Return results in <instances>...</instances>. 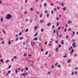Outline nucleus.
I'll return each mask as SVG.
<instances>
[{
    "label": "nucleus",
    "instance_id": "17",
    "mask_svg": "<svg viewBox=\"0 0 78 78\" xmlns=\"http://www.w3.org/2000/svg\"><path fill=\"white\" fill-rule=\"evenodd\" d=\"M8 44L9 45H10V44H11V42H10V41L8 42Z\"/></svg>",
    "mask_w": 78,
    "mask_h": 78
},
{
    "label": "nucleus",
    "instance_id": "36",
    "mask_svg": "<svg viewBox=\"0 0 78 78\" xmlns=\"http://www.w3.org/2000/svg\"><path fill=\"white\" fill-rule=\"evenodd\" d=\"M28 29H27V30H25L26 32H28Z\"/></svg>",
    "mask_w": 78,
    "mask_h": 78
},
{
    "label": "nucleus",
    "instance_id": "25",
    "mask_svg": "<svg viewBox=\"0 0 78 78\" xmlns=\"http://www.w3.org/2000/svg\"><path fill=\"white\" fill-rule=\"evenodd\" d=\"M66 31H67V29L65 28L64 30V32H66Z\"/></svg>",
    "mask_w": 78,
    "mask_h": 78
},
{
    "label": "nucleus",
    "instance_id": "20",
    "mask_svg": "<svg viewBox=\"0 0 78 78\" xmlns=\"http://www.w3.org/2000/svg\"><path fill=\"white\" fill-rule=\"evenodd\" d=\"M40 22L41 23H42L43 22V21L42 20H41L40 21Z\"/></svg>",
    "mask_w": 78,
    "mask_h": 78
},
{
    "label": "nucleus",
    "instance_id": "41",
    "mask_svg": "<svg viewBox=\"0 0 78 78\" xmlns=\"http://www.w3.org/2000/svg\"><path fill=\"white\" fill-rule=\"evenodd\" d=\"M26 70H28V68H26Z\"/></svg>",
    "mask_w": 78,
    "mask_h": 78
},
{
    "label": "nucleus",
    "instance_id": "3",
    "mask_svg": "<svg viewBox=\"0 0 78 78\" xmlns=\"http://www.w3.org/2000/svg\"><path fill=\"white\" fill-rule=\"evenodd\" d=\"M35 43V42H33L32 41H31V46L32 47H33V46L34 45V44Z\"/></svg>",
    "mask_w": 78,
    "mask_h": 78
},
{
    "label": "nucleus",
    "instance_id": "5",
    "mask_svg": "<svg viewBox=\"0 0 78 78\" xmlns=\"http://www.w3.org/2000/svg\"><path fill=\"white\" fill-rule=\"evenodd\" d=\"M61 44H62V45H63V44H64V40H62L61 41Z\"/></svg>",
    "mask_w": 78,
    "mask_h": 78
},
{
    "label": "nucleus",
    "instance_id": "13",
    "mask_svg": "<svg viewBox=\"0 0 78 78\" xmlns=\"http://www.w3.org/2000/svg\"><path fill=\"white\" fill-rule=\"evenodd\" d=\"M50 25V23H48L47 24V26H48V27H49Z\"/></svg>",
    "mask_w": 78,
    "mask_h": 78
},
{
    "label": "nucleus",
    "instance_id": "47",
    "mask_svg": "<svg viewBox=\"0 0 78 78\" xmlns=\"http://www.w3.org/2000/svg\"><path fill=\"white\" fill-rule=\"evenodd\" d=\"M55 26H54V25H53L52 27V28H54Z\"/></svg>",
    "mask_w": 78,
    "mask_h": 78
},
{
    "label": "nucleus",
    "instance_id": "35",
    "mask_svg": "<svg viewBox=\"0 0 78 78\" xmlns=\"http://www.w3.org/2000/svg\"><path fill=\"white\" fill-rule=\"evenodd\" d=\"M13 58L14 59H16V58H17V57H16V56H14V57H13Z\"/></svg>",
    "mask_w": 78,
    "mask_h": 78
},
{
    "label": "nucleus",
    "instance_id": "38",
    "mask_svg": "<svg viewBox=\"0 0 78 78\" xmlns=\"http://www.w3.org/2000/svg\"><path fill=\"white\" fill-rule=\"evenodd\" d=\"M74 74V73H73V72H72L71 75L73 76V75Z\"/></svg>",
    "mask_w": 78,
    "mask_h": 78
},
{
    "label": "nucleus",
    "instance_id": "64",
    "mask_svg": "<svg viewBox=\"0 0 78 78\" xmlns=\"http://www.w3.org/2000/svg\"><path fill=\"white\" fill-rule=\"evenodd\" d=\"M41 51H43V49H41Z\"/></svg>",
    "mask_w": 78,
    "mask_h": 78
},
{
    "label": "nucleus",
    "instance_id": "42",
    "mask_svg": "<svg viewBox=\"0 0 78 78\" xmlns=\"http://www.w3.org/2000/svg\"><path fill=\"white\" fill-rule=\"evenodd\" d=\"M27 0H25V3H27Z\"/></svg>",
    "mask_w": 78,
    "mask_h": 78
},
{
    "label": "nucleus",
    "instance_id": "16",
    "mask_svg": "<svg viewBox=\"0 0 78 78\" xmlns=\"http://www.w3.org/2000/svg\"><path fill=\"white\" fill-rule=\"evenodd\" d=\"M44 6H45V7H46V6H47V4H46V3H44Z\"/></svg>",
    "mask_w": 78,
    "mask_h": 78
},
{
    "label": "nucleus",
    "instance_id": "9",
    "mask_svg": "<svg viewBox=\"0 0 78 78\" xmlns=\"http://www.w3.org/2000/svg\"><path fill=\"white\" fill-rule=\"evenodd\" d=\"M71 61V60H68L67 62V64H69V62H70Z\"/></svg>",
    "mask_w": 78,
    "mask_h": 78
},
{
    "label": "nucleus",
    "instance_id": "26",
    "mask_svg": "<svg viewBox=\"0 0 78 78\" xmlns=\"http://www.w3.org/2000/svg\"><path fill=\"white\" fill-rule=\"evenodd\" d=\"M30 11H33V9L32 8H30Z\"/></svg>",
    "mask_w": 78,
    "mask_h": 78
},
{
    "label": "nucleus",
    "instance_id": "23",
    "mask_svg": "<svg viewBox=\"0 0 78 78\" xmlns=\"http://www.w3.org/2000/svg\"><path fill=\"white\" fill-rule=\"evenodd\" d=\"M8 73H9H9H11V70H9V71H8Z\"/></svg>",
    "mask_w": 78,
    "mask_h": 78
},
{
    "label": "nucleus",
    "instance_id": "40",
    "mask_svg": "<svg viewBox=\"0 0 78 78\" xmlns=\"http://www.w3.org/2000/svg\"><path fill=\"white\" fill-rule=\"evenodd\" d=\"M24 56H26V53H25L24 54Z\"/></svg>",
    "mask_w": 78,
    "mask_h": 78
},
{
    "label": "nucleus",
    "instance_id": "14",
    "mask_svg": "<svg viewBox=\"0 0 78 78\" xmlns=\"http://www.w3.org/2000/svg\"><path fill=\"white\" fill-rule=\"evenodd\" d=\"M55 50L56 51H58V48L57 47L56 48Z\"/></svg>",
    "mask_w": 78,
    "mask_h": 78
},
{
    "label": "nucleus",
    "instance_id": "30",
    "mask_svg": "<svg viewBox=\"0 0 78 78\" xmlns=\"http://www.w3.org/2000/svg\"><path fill=\"white\" fill-rule=\"evenodd\" d=\"M21 75H24V76H25V73H23V74H22Z\"/></svg>",
    "mask_w": 78,
    "mask_h": 78
},
{
    "label": "nucleus",
    "instance_id": "32",
    "mask_svg": "<svg viewBox=\"0 0 78 78\" xmlns=\"http://www.w3.org/2000/svg\"><path fill=\"white\" fill-rule=\"evenodd\" d=\"M51 14H53V11L52 10L51 11Z\"/></svg>",
    "mask_w": 78,
    "mask_h": 78
},
{
    "label": "nucleus",
    "instance_id": "62",
    "mask_svg": "<svg viewBox=\"0 0 78 78\" xmlns=\"http://www.w3.org/2000/svg\"><path fill=\"white\" fill-rule=\"evenodd\" d=\"M35 17H36V18H37V15H36V16H35Z\"/></svg>",
    "mask_w": 78,
    "mask_h": 78
},
{
    "label": "nucleus",
    "instance_id": "63",
    "mask_svg": "<svg viewBox=\"0 0 78 78\" xmlns=\"http://www.w3.org/2000/svg\"><path fill=\"white\" fill-rule=\"evenodd\" d=\"M51 6H53V4H52V3H51Z\"/></svg>",
    "mask_w": 78,
    "mask_h": 78
},
{
    "label": "nucleus",
    "instance_id": "28",
    "mask_svg": "<svg viewBox=\"0 0 78 78\" xmlns=\"http://www.w3.org/2000/svg\"><path fill=\"white\" fill-rule=\"evenodd\" d=\"M59 26V23H57V27H58Z\"/></svg>",
    "mask_w": 78,
    "mask_h": 78
},
{
    "label": "nucleus",
    "instance_id": "50",
    "mask_svg": "<svg viewBox=\"0 0 78 78\" xmlns=\"http://www.w3.org/2000/svg\"><path fill=\"white\" fill-rule=\"evenodd\" d=\"M63 58H66V56L64 55V57H63Z\"/></svg>",
    "mask_w": 78,
    "mask_h": 78
},
{
    "label": "nucleus",
    "instance_id": "11",
    "mask_svg": "<svg viewBox=\"0 0 78 78\" xmlns=\"http://www.w3.org/2000/svg\"><path fill=\"white\" fill-rule=\"evenodd\" d=\"M15 72H16V74H17V69H15Z\"/></svg>",
    "mask_w": 78,
    "mask_h": 78
},
{
    "label": "nucleus",
    "instance_id": "56",
    "mask_svg": "<svg viewBox=\"0 0 78 78\" xmlns=\"http://www.w3.org/2000/svg\"><path fill=\"white\" fill-rule=\"evenodd\" d=\"M4 43V41H2V44H3Z\"/></svg>",
    "mask_w": 78,
    "mask_h": 78
},
{
    "label": "nucleus",
    "instance_id": "2",
    "mask_svg": "<svg viewBox=\"0 0 78 78\" xmlns=\"http://www.w3.org/2000/svg\"><path fill=\"white\" fill-rule=\"evenodd\" d=\"M6 19H11V16L9 14L7 15L5 17Z\"/></svg>",
    "mask_w": 78,
    "mask_h": 78
},
{
    "label": "nucleus",
    "instance_id": "21",
    "mask_svg": "<svg viewBox=\"0 0 78 78\" xmlns=\"http://www.w3.org/2000/svg\"><path fill=\"white\" fill-rule=\"evenodd\" d=\"M48 75H50V71H49L48 72Z\"/></svg>",
    "mask_w": 78,
    "mask_h": 78
},
{
    "label": "nucleus",
    "instance_id": "6",
    "mask_svg": "<svg viewBox=\"0 0 78 78\" xmlns=\"http://www.w3.org/2000/svg\"><path fill=\"white\" fill-rule=\"evenodd\" d=\"M72 33L73 34H72L71 36H73V35H74L75 34V32L73 31L72 32Z\"/></svg>",
    "mask_w": 78,
    "mask_h": 78
},
{
    "label": "nucleus",
    "instance_id": "53",
    "mask_svg": "<svg viewBox=\"0 0 78 78\" xmlns=\"http://www.w3.org/2000/svg\"><path fill=\"white\" fill-rule=\"evenodd\" d=\"M56 20H59V18H57L56 19Z\"/></svg>",
    "mask_w": 78,
    "mask_h": 78
},
{
    "label": "nucleus",
    "instance_id": "19",
    "mask_svg": "<svg viewBox=\"0 0 78 78\" xmlns=\"http://www.w3.org/2000/svg\"><path fill=\"white\" fill-rule=\"evenodd\" d=\"M37 26L35 27L34 28V29L35 30H36V29H37Z\"/></svg>",
    "mask_w": 78,
    "mask_h": 78
},
{
    "label": "nucleus",
    "instance_id": "15",
    "mask_svg": "<svg viewBox=\"0 0 78 78\" xmlns=\"http://www.w3.org/2000/svg\"><path fill=\"white\" fill-rule=\"evenodd\" d=\"M66 9V8L64 7L63 8V11H65Z\"/></svg>",
    "mask_w": 78,
    "mask_h": 78
},
{
    "label": "nucleus",
    "instance_id": "12",
    "mask_svg": "<svg viewBox=\"0 0 78 78\" xmlns=\"http://www.w3.org/2000/svg\"><path fill=\"white\" fill-rule=\"evenodd\" d=\"M0 19L1 20V22H3V18H1Z\"/></svg>",
    "mask_w": 78,
    "mask_h": 78
},
{
    "label": "nucleus",
    "instance_id": "52",
    "mask_svg": "<svg viewBox=\"0 0 78 78\" xmlns=\"http://www.w3.org/2000/svg\"><path fill=\"white\" fill-rule=\"evenodd\" d=\"M65 26L66 28H67V24H65Z\"/></svg>",
    "mask_w": 78,
    "mask_h": 78
},
{
    "label": "nucleus",
    "instance_id": "58",
    "mask_svg": "<svg viewBox=\"0 0 78 78\" xmlns=\"http://www.w3.org/2000/svg\"><path fill=\"white\" fill-rule=\"evenodd\" d=\"M54 11H55L56 10V8H54Z\"/></svg>",
    "mask_w": 78,
    "mask_h": 78
},
{
    "label": "nucleus",
    "instance_id": "51",
    "mask_svg": "<svg viewBox=\"0 0 78 78\" xmlns=\"http://www.w3.org/2000/svg\"><path fill=\"white\" fill-rule=\"evenodd\" d=\"M62 6H64V4H63V3L62 4Z\"/></svg>",
    "mask_w": 78,
    "mask_h": 78
},
{
    "label": "nucleus",
    "instance_id": "37",
    "mask_svg": "<svg viewBox=\"0 0 78 78\" xmlns=\"http://www.w3.org/2000/svg\"><path fill=\"white\" fill-rule=\"evenodd\" d=\"M37 33H36V34H35V36H37Z\"/></svg>",
    "mask_w": 78,
    "mask_h": 78
},
{
    "label": "nucleus",
    "instance_id": "59",
    "mask_svg": "<svg viewBox=\"0 0 78 78\" xmlns=\"http://www.w3.org/2000/svg\"><path fill=\"white\" fill-rule=\"evenodd\" d=\"M59 37H61V35H59Z\"/></svg>",
    "mask_w": 78,
    "mask_h": 78
},
{
    "label": "nucleus",
    "instance_id": "45",
    "mask_svg": "<svg viewBox=\"0 0 78 78\" xmlns=\"http://www.w3.org/2000/svg\"><path fill=\"white\" fill-rule=\"evenodd\" d=\"M67 38H69V37H68V36H66V39H67Z\"/></svg>",
    "mask_w": 78,
    "mask_h": 78
},
{
    "label": "nucleus",
    "instance_id": "22",
    "mask_svg": "<svg viewBox=\"0 0 78 78\" xmlns=\"http://www.w3.org/2000/svg\"><path fill=\"white\" fill-rule=\"evenodd\" d=\"M20 40H22V39H23V37H20Z\"/></svg>",
    "mask_w": 78,
    "mask_h": 78
},
{
    "label": "nucleus",
    "instance_id": "57",
    "mask_svg": "<svg viewBox=\"0 0 78 78\" xmlns=\"http://www.w3.org/2000/svg\"><path fill=\"white\" fill-rule=\"evenodd\" d=\"M55 42L56 43V44H58V41H55Z\"/></svg>",
    "mask_w": 78,
    "mask_h": 78
},
{
    "label": "nucleus",
    "instance_id": "33",
    "mask_svg": "<svg viewBox=\"0 0 78 78\" xmlns=\"http://www.w3.org/2000/svg\"><path fill=\"white\" fill-rule=\"evenodd\" d=\"M61 47V45H58V48H60V47Z\"/></svg>",
    "mask_w": 78,
    "mask_h": 78
},
{
    "label": "nucleus",
    "instance_id": "7",
    "mask_svg": "<svg viewBox=\"0 0 78 78\" xmlns=\"http://www.w3.org/2000/svg\"><path fill=\"white\" fill-rule=\"evenodd\" d=\"M34 41H37V37H35L34 38Z\"/></svg>",
    "mask_w": 78,
    "mask_h": 78
},
{
    "label": "nucleus",
    "instance_id": "39",
    "mask_svg": "<svg viewBox=\"0 0 78 78\" xmlns=\"http://www.w3.org/2000/svg\"><path fill=\"white\" fill-rule=\"evenodd\" d=\"M53 67H54V65H52L51 66L52 69H53Z\"/></svg>",
    "mask_w": 78,
    "mask_h": 78
},
{
    "label": "nucleus",
    "instance_id": "43",
    "mask_svg": "<svg viewBox=\"0 0 78 78\" xmlns=\"http://www.w3.org/2000/svg\"><path fill=\"white\" fill-rule=\"evenodd\" d=\"M40 17H42V14L41 13L40 14Z\"/></svg>",
    "mask_w": 78,
    "mask_h": 78
},
{
    "label": "nucleus",
    "instance_id": "34",
    "mask_svg": "<svg viewBox=\"0 0 78 78\" xmlns=\"http://www.w3.org/2000/svg\"><path fill=\"white\" fill-rule=\"evenodd\" d=\"M47 44V41H45V43H44L45 45H46Z\"/></svg>",
    "mask_w": 78,
    "mask_h": 78
},
{
    "label": "nucleus",
    "instance_id": "24",
    "mask_svg": "<svg viewBox=\"0 0 78 78\" xmlns=\"http://www.w3.org/2000/svg\"><path fill=\"white\" fill-rule=\"evenodd\" d=\"M48 54V51H46L45 53V55H47Z\"/></svg>",
    "mask_w": 78,
    "mask_h": 78
},
{
    "label": "nucleus",
    "instance_id": "44",
    "mask_svg": "<svg viewBox=\"0 0 78 78\" xmlns=\"http://www.w3.org/2000/svg\"><path fill=\"white\" fill-rule=\"evenodd\" d=\"M58 64V63H55V66H57V65Z\"/></svg>",
    "mask_w": 78,
    "mask_h": 78
},
{
    "label": "nucleus",
    "instance_id": "29",
    "mask_svg": "<svg viewBox=\"0 0 78 78\" xmlns=\"http://www.w3.org/2000/svg\"><path fill=\"white\" fill-rule=\"evenodd\" d=\"M18 37L16 38V40H15L16 41H17V40H18Z\"/></svg>",
    "mask_w": 78,
    "mask_h": 78
},
{
    "label": "nucleus",
    "instance_id": "31",
    "mask_svg": "<svg viewBox=\"0 0 78 78\" xmlns=\"http://www.w3.org/2000/svg\"><path fill=\"white\" fill-rule=\"evenodd\" d=\"M68 31H72V30L70 29H69L68 30Z\"/></svg>",
    "mask_w": 78,
    "mask_h": 78
},
{
    "label": "nucleus",
    "instance_id": "46",
    "mask_svg": "<svg viewBox=\"0 0 78 78\" xmlns=\"http://www.w3.org/2000/svg\"><path fill=\"white\" fill-rule=\"evenodd\" d=\"M31 55H29V58H30V57H31Z\"/></svg>",
    "mask_w": 78,
    "mask_h": 78
},
{
    "label": "nucleus",
    "instance_id": "27",
    "mask_svg": "<svg viewBox=\"0 0 78 78\" xmlns=\"http://www.w3.org/2000/svg\"><path fill=\"white\" fill-rule=\"evenodd\" d=\"M48 12L47 11H46V10H45L44 11V13H46V14H47V13H48Z\"/></svg>",
    "mask_w": 78,
    "mask_h": 78
},
{
    "label": "nucleus",
    "instance_id": "61",
    "mask_svg": "<svg viewBox=\"0 0 78 78\" xmlns=\"http://www.w3.org/2000/svg\"><path fill=\"white\" fill-rule=\"evenodd\" d=\"M75 74H76V71L74 73Z\"/></svg>",
    "mask_w": 78,
    "mask_h": 78
},
{
    "label": "nucleus",
    "instance_id": "18",
    "mask_svg": "<svg viewBox=\"0 0 78 78\" xmlns=\"http://www.w3.org/2000/svg\"><path fill=\"white\" fill-rule=\"evenodd\" d=\"M9 62V60H7L6 61V63H8Z\"/></svg>",
    "mask_w": 78,
    "mask_h": 78
},
{
    "label": "nucleus",
    "instance_id": "49",
    "mask_svg": "<svg viewBox=\"0 0 78 78\" xmlns=\"http://www.w3.org/2000/svg\"><path fill=\"white\" fill-rule=\"evenodd\" d=\"M41 32H43V29H42V28L41 29Z\"/></svg>",
    "mask_w": 78,
    "mask_h": 78
},
{
    "label": "nucleus",
    "instance_id": "55",
    "mask_svg": "<svg viewBox=\"0 0 78 78\" xmlns=\"http://www.w3.org/2000/svg\"><path fill=\"white\" fill-rule=\"evenodd\" d=\"M55 32H56V31L55 30H54V33H55Z\"/></svg>",
    "mask_w": 78,
    "mask_h": 78
},
{
    "label": "nucleus",
    "instance_id": "48",
    "mask_svg": "<svg viewBox=\"0 0 78 78\" xmlns=\"http://www.w3.org/2000/svg\"><path fill=\"white\" fill-rule=\"evenodd\" d=\"M49 16V15H48V14L47 15V17H48Z\"/></svg>",
    "mask_w": 78,
    "mask_h": 78
},
{
    "label": "nucleus",
    "instance_id": "54",
    "mask_svg": "<svg viewBox=\"0 0 78 78\" xmlns=\"http://www.w3.org/2000/svg\"><path fill=\"white\" fill-rule=\"evenodd\" d=\"M60 30V27H59L58 29V30Z\"/></svg>",
    "mask_w": 78,
    "mask_h": 78
},
{
    "label": "nucleus",
    "instance_id": "4",
    "mask_svg": "<svg viewBox=\"0 0 78 78\" xmlns=\"http://www.w3.org/2000/svg\"><path fill=\"white\" fill-rule=\"evenodd\" d=\"M72 46L73 48H75V43H73Z\"/></svg>",
    "mask_w": 78,
    "mask_h": 78
},
{
    "label": "nucleus",
    "instance_id": "60",
    "mask_svg": "<svg viewBox=\"0 0 78 78\" xmlns=\"http://www.w3.org/2000/svg\"><path fill=\"white\" fill-rule=\"evenodd\" d=\"M19 35L20 36V35H21V33H20L19 34Z\"/></svg>",
    "mask_w": 78,
    "mask_h": 78
},
{
    "label": "nucleus",
    "instance_id": "8",
    "mask_svg": "<svg viewBox=\"0 0 78 78\" xmlns=\"http://www.w3.org/2000/svg\"><path fill=\"white\" fill-rule=\"evenodd\" d=\"M0 62H2V63H3V62H3V59H0Z\"/></svg>",
    "mask_w": 78,
    "mask_h": 78
},
{
    "label": "nucleus",
    "instance_id": "1",
    "mask_svg": "<svg viewBox=\"0 0 78 78\" xmlns=\"http://www.w3.org/2000/svg\"><path fill=\"white\" fill-rule=\"evenodd\" d=\"M73 48V47H70L69 48V50H72V51H70V53L71 55H72V53H73L74 50Z\"/></svg>",
    "mask_w": 78,
    "mask_h": 78
},
{
    "label": "nucleus",
    "instance_id": "10",
    "mask_svg": "<svg viewBox=\"0 0 78 78\" xmlns=\"http://www.w3.org/2000/svg\"><path fill=\"white\" fill-rule=\"evenodd\" d=\"M2 32H3L4 34H5V30H2Z\"/></svg>",
    "mask_w": 78,
    "mask_h": 78
}]
</instances>
